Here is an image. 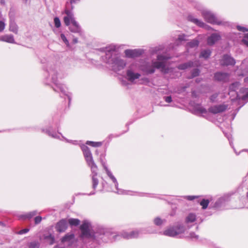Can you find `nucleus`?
Segmentation results:
<instances>
[{"label": "nucleus", "instance_id": "nucleus-1", "mask_svg": "<svg viewBox=\"0 0 248 248\" xmlns=\"http://www.w3.org/2000/svg\"><path fill=\"white\" fill-rule=\"evenodd\" d=\"M115 47L111 46L105 48L106 62L111 64L112 69L115 71H118L124 68L126 62L118 57L113 56L115 51Z\"/></svg>", "mask_w": 248, "mask_h": 248}, {"label": "nucleus", "instance_id": "nucleus-2", "mask_svg": "<svg viewBox=\"0 0 248 248\" xmlns=\"http://www.w3.org/2000/svg\"><path fill=\"white\" fill-rule=\"evenodd\" d=\"M170 59V57L164 55H158L157 57V61H152V64L148 65L145 67V71L148 74H153L155 69H160L161 72L168 73L169 68L166 67V63L168 60Z\"/></svg>", "mask_w": 248, "mask_h": 248}, {"label": "nucleus", "instance_id": "nucleus-3", "mask_svg": "<svg viewBox=\"0 0 248 248\" xmlns=\"http://www.w3.org/2000/svg\"><path fill=\"white\" fill-rule=\"evenodd\" d=\"M202 14L204 20L207 22L213 24H222V21H220L212 12L209 10H203Z\"/></svg>", "mask_w": 248, "mask_h": 248}, {"label": "nucleus", "instance_id": "nucleus-4", "mask_svg": "<svg viewBox=\"0 0 248 248\" xmlns=\"http://www.w3.org/2000/svg\"><path fill=\"white\" fill-rule=\"evenodd\" d=\"M184 232V227L180 224H178L176 226L168 228L164 232L163 234L166 236L174 237Z\"/></svg>", "mask_w": 248, "mask_h": 248}, {"label": "nucleus", "instance_id": "nucleus-5", "mask_svg": "<svg viewBox=\"0 0 248 248\" xmlns=\"http://www.w3.org/2000/svg\"><path fill=\"white\" fill-rule=\"evenodd\" d=\"M90 224L85 221L80 226V229L81 231V237L82 238H91L93 236L90 230Z\"/></svg>", "mask_w": 248, "mask_h": 248}, {"label": "nucleus", "instance_id": "nucleus-6", "mask_svg": "<svg viewBox=\"0 0 248 248\" xmlns=\"http://www.w3.org/2000/svg\"><path fill=\"white\" fill-rule=\"evenodd\" d=\"M228 106L225 104L215 105L209 108V111L213 113L217 114L225 111L227 108Z\"/></svg>", "mask_w": 248, "mask_h": 248}, {"label": "nucleus", "instance_id": "nucleus-7", "mask_svg": "<svg viewBox=\"0 0 248 248\" xmlns=\"http://www.w3.org/2000/svg\"><path fill=\"white\" fill-rule=\"evenodd\" d=\"M222 65H233L235 63V61L233 58L229 55H224L220 62Z\"/></svg>", "mask_w": 248, "mask_h": 248}, {"label": "nucleus", "instance_id": "nucleus-8", "mask_svg": "<svg viewBox=\"0 0 248 248\" xmlns=\"http://www.w3.org/2000/svg\"><path fill=\"white\" fill-rule=\"evenodd\" d=\"M140 77V74L135 73L131 69H128L126 72L127 79L130 82H133L135 79H138Z\"/></svg>", "mask_w": 248, "mask_h": 248}, {"label": "nucleus", "instance_id": "nucleus-9", "mask_svg": "<svg viewBox=\"0 0 248 248\" xmlns=\"http://www.w3.org/2000/svg\"><path fill=\"white\" fill-rule=\"evenodd\" d=\"M126 57L129 58H134L140 56L142 53V51L140 49H127L124 51Z\"/></svg>", "mask_w": 248, "mask_h": 248}, {"label": "nucleus", "instance_id": "nucleus-10", "mask_svg": "<svg viewBox=\"0 0 248 248\" xmlns=\"http://www.w3.org/2000/svg\"><path fill=\"white\" fill-rule=\"evenodd\" d=\"M67 228V222L66 220L65 219L61 220L57 223L56 225V230L60 232H64Z\"/></svg>", "mask_w": 248, "mask_h": 248}, {"label": "nucleus", "instance_id": "nucleus-11", "mask_svg": "<svg viewBox=\"0 0 248 248\" xmlns=\"http://www.w3.org/2000/svg\"><path fill=\"white\" fill-rule=\"evenodd\" d=\"M229 75L226 73L217 72L215 74V78L218 81H225L229 78Z\"/></svg>", "mask_w": 248, "mask_h": 248}, {"label": "nucleus", "instance_id": "nucleus-12", "mask_svg": "<svg viewBox=\"0 0 248 248\" xmlns=\"http://www.w3.org/2000/svg\"><path fill=\"white\" fill-rule=\"evenodd\" d=\"M187 19L193 22V23L197 25L199 27L203 28L208 27V26L206 25L205 23H204L202 21L194 18L193 16L191 15L188 16L187 17Z\"/></svg>", "mask_w": 248, "mask_h": 248}, {"label": "nucleus", "instance_id": "nucleus-13", "mask_svg": "<svg viewBox=\"0 0 248 248\" xmlns=\"http://www.w3.org/2000/svg\"><path fill=\"white\" fill-rule=\"evenodd\" d=\"M72 25L69 27L70 31L74 33L81 34V30L80 26L77 21L71 23Z\"/></svg>", "mask_w": 248, "mask_h": 248}, {"label": "nucleus", "instance_id": "nucleus-14", "mask_svg": "<svg viewBox=\"0 0 248 248\" xmlns=\"http://www.w3.org/2000/svg\"><path fill=\"white\" fill-rule=\"evenodd\" d=\"M0 41L12 44L16 43L14 36L12 34H6L0 36Z\"/></svg>", "mask_w": 248, "mask_h": 248}, {"label": "nucleus", "instance_id": "nucleus-15", "mask_svg": "<svg viewBox=\"0 0 248 248\" xmlns=\"http://www.w3.org/2000/svg\"><path fill=\"white\" fill-rule=\"evenodd\" d=\"M220 36L217 33H213L208 38L207 43L210 45L215 44L217 41L219 40Z\"/></svg>", "mask_w": 248, "mask_h": 248}, {"label": "nucleus", "instance_id": "nucleus-16", "mask_svg": "<svg viewBox=\"0 0 248 248\" xmlns=\"http://www.w3.org/2000/svg\"><path fill=\"white\" fill-rule=\"evenodd\" d=\"M139 235V232L138 231H133L130 233L124 232L122 236L125 239H131L137 238Z\"/></svg>", "mask_w": 248, "mask_h": 248}, {"label": "nucleus", "instance_id": "nucleus-17", "mask_svg": "<svg viewBox=\"0 0 248 248\" xmlns=\"http://www.w3.org/2000/svg\"><path fill=\"white\" fill-rule=\"evenodd\" d=\"M211 51L209 49H204L201 51L200 57L204 59H207L211 55Z\"/></svg>", "mask_w": 248, "mask_h": 248}, {"label": "nucleus", "instance_id": "nucleus-18", "mask_svg": "<svg viewBox=\"0 0 248 248\" xmlns=\"http://www.w3.org/2000/svg\"><path fill=\"white\" fill-rule=\"evenodd\" d=\"M37 214V211H33L31 212H30L28 213H27L26 215H22L20 217V218H23V219H31L32 218L33 216L36 215Z\"/></svg>", "mask_w": 248, "mask_h": 248}, {"label": "nucleus", "instance_id": "nucleus-19", "mask_svg": "<svg viewBox=\"0 0 248 248\" xmlns=\"http://www.w3.org/2000/svg\"><path fill=\"white\" fill-rule=\"evenodd\" d=\"M196 219V215L194 214L190 213L187 216V228L188 227V224L194 222Z\"/></svg>", "mask_w": 248, "mask_h": 248}, {"label": "nucleus", "instance_id": "nucleus-20", "mask_svg": "<svg viewBox=\"0 0 248 248\" xmlns=\"http://www.w3.org/2000/svg\"><path fill=\"white\" fill-rule=\"evenodd\" d=\"M195 110L197 111V113L202 114H205L207 112L206 110L202 106L199 105H198L195 107Z\"/></svg>", "mask_w": 248, "mask_h": 248}, {"label": "nucleus", "instance_id": "nucleus-21", "mask_svg": "<svg viewBox=\"0 0 248 248\" xmlns=\"http://www.w3.org/2000/svg\"><path fill=\"white\" fill-rule=\"evenodd\" d=\"M68 223L71 226H77L79 224L80 220L77 218H70Z\"/></svg>", "mask_w": 248, "mask_h": 248}, {"label": "nucleus", "instance_id": "nucleus-22", "mask_svg": "<svg viewBox=\"0 0 248 248\" xmlns=\"http://www.w3.org/2000/svg\"><path fill=\"white\" fill-rule=\"evenodd\" d=\"M74 237L73 234H67L62 237V242L69 241L73 239Z\"/></svg>", "mask_w": 248, "mask_h": 248}, {"label": "nucleus", "instance_id": "nucleus-23", "mask_svg": "<svg viewBox=\"0 0 248 248\" xmlns=\"http://www.w3.org/2000/svg\"><path fill=\"white\" fill-rule=\"evenodd\" d=\"M82 151L83 152L85 157L92 155V154L89 150V148L87 146H84L82 147Z\"/></svg>", "mask_w": 248, "mask_h": 248}, {"label": "nucleus", "instance_id": "nucleus-24", "mask_svg": "<svg viewBox=\"0 0 248 248\" xmlns=\"http://www.w3.org/2000/svg\"><path fill=\"white\" fill-rule=\"evenodd\" d=\"M199 45V42L197 40L194 39L193 40L190 41L189 42H187V46H189L190 47H194L195 46H197Z\"/></svg>", "mask_w": 248, "mask_h": 248}, {"label": "nucleus", "instance_id": "nucleus-25", "mask_svg": "<svg viewBox=\"0 0 248 248\" xmlns=\"http://www.w3.org/2000/svg\"><path fill=\"white\" fill-rule=\"evenodd\" d=\"M188 71L191 73V76L189 78H193L199 75L200 71L198 69L195 68L193 70L188 69Z\"/></svg>", "mask_w": 248, "mask_h": 248}, {"label": "nucleus", "instance_id": "nucleus-26", "mask_svg": "<svg viewBox=\"0 0 248 248\" xmlns=\"http://www.w3.org/2000/svg\"><path fill=\"white\" fill-rule=\"evenodd\" d=\"M10 30L16 34L17 33L18 29L16 25L13 22L11 23L10 24Z\"/></svg>", "mask_w": 248, "mask_h": 248}, {"label": "nucleus", "instance_id": "nucleus-27", "mask_svg": "<svg viewBox=\"0 0 248 248\" xmlns=\"http://www.w3.org/2000/svg\"><path fill=\"white\" fill-rule=\"evenodd\" d=\"M209 203V201L208 200L202 199L200 202V205L202 206L203 209L207 208Z\"/></svg>", "mask_w": 248, "mask_h": 248}, {"label": "nucleus", "instance_id": "nucleus-28", "mask_svg": "<svg viewBox=\"0 0 248 248\" xmlns=\"http://www.w3.org/2000/svg\"><path fill=\"white\" fill-rule=\"evenodd\" d=\"M86 144L90 145L93 147H99L102 145V143L100 142H93V141H88L86 142Z\"/></svg>", "mask_w": 248, "mask_h": 248}, {"label": "nucleus", "instance_id": "nucleus-29", "mask_svg": "<svg viewBox=\"0 0 248 248\" xmlns=\"http://www.w3.org/2000/svg\"><path fill=\"white\" fill-rule=\"evenodd\" d=\"M239 85H240V83L238 82L232 83L230 86V90L231 91H235L237 89V88L239 86Z\"/></svg>", "mask_w": 248, "mask_h": 248}, {"label": "nucleus", "instance_id": "nucleus-30", "mask_svg": "<svg viewBox=\"0 0 248 248\" xmlns=\"http://www.w3.org/2000/svg\"><path fill=\"white\" fill-rule=\"evenodd\" d=\"M92 170L93 173H94L93 175H97V167L95 164L94 163L93 164L89 166Z\"/></svg>", "mask_w": 248, "mask_h": 248}, {"label": "nucleus", "instance_id": "nucleus-31", "mask_svg": "<svg viewBox=\"0 0 248 248\" xmlns=\"http://www.w3.org/2000/svg\"><path fill=\"white\" fill-rule=\"evenodd\" d=\"M162 48L161 46H156L153 47L151 49L150 51L152 54H154L157 53L158 51L161 50Z\"/></svg>", "mask_w": 248, "mask_h": 248}, {"label": "nucleus", "instance_id": "nucleus-32", "mask_svg": "<svg viewBox=\"0 0 248 248\" xmlns=\"http://www.w3.org/2000/svg\"><path fill=\"white\" fill-rule=\"evenodd\" d=\"M97 175H93V177H92V180H93V187L94 189H95L96 187V186H97L98 184V180L97 179V178L96 177Z\"/></svg>", "mask_w": 248, "mask_h": 248}, {"label": "nucleus", "instance_id": "nucleus-33", "mask_svg": "<svg viewBox=\"0 0 248 248\" xmlns=\"http://www.w3.org/2000/svg\"><path fill=\"white\" fill-rule=\"evenodd\" d=\"M85 159L89 166L93 164L94 163L92 155L85 157Z\"/></svg>", "mask_w": 248, "mask_h": 248}, {"label": "nucleus", "instance_id": "nucleus-34", "mask_svg": "<svg viewBox=\"0 0 248 248\" xmlns=\"http://www.w3.org/2000/svg\"><path fill=\"white\" fill-rule=\"evenodd\" d=\"M54 21L55 27L57 28L60 27L61 23L60 19L58 17H56L54 18Z\"/></svg>", "mask_w": 248, "mask_h": 248}, {"label": "nucleus", "instance_id": "nucleus-35", "mask_svg": "<svg viewBox=\"0 0 248 248\" xmlns=\"http://www.w3.org/2000/svg\"><path fill=\"white\" fill-rule=\"evenodd\" d=\"M163 222V221L159 217H156L154 219V223L156 225H160L162 224Z\"/></svg>", "mask_w": 248, "mask_h": 248}, {"label": "nucleus", "instance_id": "nucleus-36", "mask_svg": "<svg viewBox=\"0 0 248 248\" xmlns=\"http://www.w3.org/2000/svg\"><path fill=\"white\" fill-rule=\"evenodd\" d=\"M29 248H39V244L35 242L30 243Z\"/></svg>", "mask_w": 248, "mask_h": 248}, {"label": "nucleus", "instance_id": "nucleus-37", "mask_svg": "<svg viewBox=\"0 0 248 248\" xmlns=\"http://www.w3.org/2000/svg\"><path fill=\"white\" fill-rule=\"evenodd\" d=\"M237 29L238 31L243 32L248 31V29L247 28L241 26H237Z\"/></svg>", "mask_w": 248, "mask_h": 248}, {"label": "nucleus", "instance_id": "nucleus-38", "mask_svg": "<svg viewBox=\"0 0 248 248\" xmlns=\"http://www.w3.org/2000/svg\"><path fill=\"white\" fill-rule=\"evenodd\" d=\"M63 20H64V22L65 24L67 26H69L70 25V24L71 22V19L66 16H64Z\"/></svg>", "mask_w": 248, "mask_h": 248}, {"label": "nucleus", "instance_id": "nucleus-39", "mask_svg": "<svg viewBox=\"0 0 248 248\" xmlns=\"http://www.w3.org/2000/svg\"><path fill=\"white\" fill-rule=\"evenodd\" d=\"M61 37L63 41L65 43V44L68 46H69V42L68 40L66 39V37L63 34H61Z\"/></svg>", "mask_w": 248, "mask_h": 248}, {"label": "nucleus", "instance_id": "nucleus-40", "mask_svg": "<svg viewBox=\"0 0 248 248\" xmlns=\"http://www.w3.org/2000/svg\"><path fill=\"white\" fill-rule=\"evenodd\" d=\"M42 220V217L40 216H37L34 218V222L35 224H38L41 222Z\"/></svg>", "mask_w": 248, "mask_h": 248}, {"label": "nucleus", "instance_id": "nucleus-41", "mask_svg": "<svg viewBox=\"0 0 248 248\" xmlns=\"http://www.w3.org/2000/svg\"><path fill=\"white\" fill-rule=\"evenodd\" d=\"M110 178L112 180V181L113 182V183H115V187L116 188H117V186H118V183L117 182L116 179L115 178V177L113 175L110 177Z\"/></svg>", "mask_w": 248, "mask_h": 248}, {"label": "nucleus", "instance_id": "nucleus-42", "mask_svg": "<svg viewBox=\"0 0 248 248\" xmlns=\"http://www.w3.org/2000/svg\"><path fill=\"white\" fill-rule=\"evenodd\" d=\"M66 16L71 19V23L76 21L75 19L74 15L73 13H71V14L67 15Z\"/></svg>", "mask_w": 248, "mask_h": 248}, {"label": "nucleus", "instance_id": "nucleus-43", "mask_svg": "<svg viewBox=\"0 0 248 248\" xmlns=\"http://www.w3.org/2000/svg\"><path fill=\"white\" fill-rule=\"evenodd\" d=\"M29 231V229H24L21 230L20 231H19L17 232V233L18 234H22L26 233L28 232Z\"/></svg>", "mask_w": 248, "mask_h": 248}, {"label": "nucleus", "instance_id": "nucleus-44", "mask_svg": "<svg viewBox=\"0 0 248 248\" xmlns=\"http://www.w3.org/2000/svg\"><path fill=\"white\" fill-rule=\"evenodd\" d=\"M164 98L165 101L167 103H170L172 101L171 97L170 96H165Z\"/></svg>", "mask_w": 248, "mask_h": 248}, {"label": "nucleus", "instance_id": "nucleus-45", "mask_svg": "<svg viewBox=\"0 0 248 248\" xmlns=\"http://www.w3.org/2000/svg\"><path fill=\"white\" fill-rule=\"evenodd\" d=\"M217 96V94L216 93V94H213L211 97H210V100L212 102H214L216 101V98Z\"/></svg>", "mask_w": 248, "mask_h": 248}, {"label": "nucleus", "instance_id": "nucleus-46", "mask_svg": "<svg viewBox=\"0 0 248 248\" xmlns=\"http://www.w3.org/2000/svg\"><path fill=\"white\" fill-rule=\"evenodd\" d=\"M5 28V24L2 21H0V32L2 31Z\"/></svg>", "mask_w": 248, "mask_h": 248}, {"label": "nucleus", "instance_id": "nucleus-47", "mask_svg": "<svg viewBox=\"0 0 248 248\" xmlns=\"http://www.w3.org/2000/svg\"><path fill=\"white\" fill-rule=\"evenodd\" d=\"M189 235V237L192 239H197L198 238V236L196 235L194 233H190Z\"/></svg>", "mask_w": 248, "mask_h": 248}, {"label": "nucleus", "instance_id": "nucleus-48", "mask_svg": "<svg viewBox=\"0 0 248 248\" xmlns=\"http://www.w3.org/2000/svg\"><path fill=\"white\" fill-rule=\"evenodd\" d=\"M105 169L106 170V172H107L108 175L109 177L113 175L112 174V173H111V172L110 171H109V170L108 169V168L107 167H105Z\"/></svg>", "mask_w": 248, "mask_h": 248}, {"label": "nucleus", "instance_id": "nucleus-49", "mask_svg": "<svg viewBox=\"0 0 248 248\" xmlns=\"http://www.w3.org/2000/svg\"><path fill=\"white\" fill-rule=\"evenodd\" d=\"M242 42L248 47V40L247 38L244 37L242 40Z\"/></svg>", "mask_w": 248, "mask_h": 248}, {"label": "nucleus", "instance_id": "nucleus-50", "mask_svg": "<svg viewBox=\"0 0 248 248\" xmlns=\"http://www.w3.org/2000/svg\"><path fill=\"white\" fill-rule=\"evenodd\" d=\"M80 0H70V2L71 4H75L79 2Z\"/></svg>", "mask_w": 248, "mask_h": 248}, {"label": "nucleus", "instance_id": "nucleus-51", "mask_svg": "<svg viewBox=\"0 0 248 248\" xmlns=\"http://www.w3.org/2000/svg\"><path fill=\"white\" fill-rule=\"evenodd\" d=\"M195 198H196L195 196H187V200L192 201V200H194Z\"/></svg>", "mask_w": 248, "mask_h": 248}, {"label": "nucleus", "instance_id": "nucleus-52", "mask_svg": "<svg viewBox=\"0 0 248 248\" xmlns=\"http://www.w3.org/2000/svg\"><path fill=\"white\" fill-rule=\"evenodd\" d=\"M65 13L67 16L71 14V13H73L72 12H71L70 10H66L65 11Z\"/></svg>", "mask_w": 248, "mask_h": 248}, {"label": "nucleus", "instance_id": "nucleus-53", "mask_svg": "<svg viewBox=\"0 0 248 248\" xmlns=\"http://www.w3.org/2000/svg\"><path fill=\"white\" fill-rule=\"evenodd\" d=\"M186 65H187V69L188 67H190V66H192L193 63H192V62H187Z\"/></svg>", "mask_w": 248, "mask_h": 248}, {"label": "nucleus", "instance_id": "nucleus-54", "mask_svg": "<svg viewBox=\"0 0 248 248\" xmlns=\"http://www.w3.org/2000/svg\"><path fill=\"white\" fill-rule=\"evenodd\" d=\"M49 237L51 239V241L50 242V244H52L54 242V238L51 235L49 236Z\"/></svg>", "mask_w": 248, "mask_h": 248}, {"label": "nucleus", "instance_id": "nucleus-55", "mask_svg": "<svg viewBox=\"0 0 248 248\" xmlns=\"http://www.w3.org/2000/svg\"><path fill=\"white\" fill-rule=\"evenodd\" d=\"M247 98H248V93L242 97L243 100H246Z\"/></svg>", "mask_w": 248, "mask_h": 248}, {"label": "nucleus", "instance_id": "nucleus-56", "mask_svg": "<svg viewBox=\"0 0 248 248\" xmlns=\"http://www.w3.org/2000/svg\"><path fill=\"white\" fill-rule=\"evenodd\" d=\"M74 43L76 44V43H77L78 42V38H74L73 40Z\"/></svg>", "mask_w": 248, "mask_h": 248}, {"label": "nucleus", "instance_id": "nucleus-57", "mask_svg": "<svg viewBox=\"0 0 248 248\" xmlns=\"http://www.w3.org/2000/svg\"><path fill=\"white\" fill-rule=\"evenodd\" d=\"M245 38H247L248 40V33L245 34Z\"/></svg>", "mask_w": 248, "mask_h": 248}, {"label": "nucleus", "instance_id": "nucleus-58", "mask_svg": "<svg viewBox=\"0 0 248 248\" xmlns=\"http://www.w3.org/2000/svg\"><path fill=\"white\" fill-rule=\"evenodd\" d=\"M245 82H248V77L245 78Z\"/></svg>", "mask_w": 248, "mask_h": 248}, {"label": "nucleus", "instance_id": "nucleus-59", "mask_svg": "<svg viewBox=\"0 0 248 248\" xmlns=\"http://www.w3.org/2000/svg\"><path fill=\"white\" fill-rule=\"evenodd\" d=\"M60 89L62 92H64V91L62 88H60Z\"/></svg>", "mask_w": 248, "mask_h": 248}, {"label": "nucleus", "instance_id": "nucleus-60", "mask_svg": "<svg viewBox=\"0 0 248 248\" xmlns=\"http://www.w3.org/2000/svg\"><path fill=\"white\" fill-rule=\"evenodd\" d=\"M234 152H235V154H236L237 155H239V154H238V153H237L235 151V150L234 149Z\"/></svg>", "mask_w": 248, "mask_h": 248}, {"label": "nucleus", "instance_id": "nucleus-61", "mask_svg": "<svg viewBox=\"0 0 248 248\" xmlns=\"http://www.w3.org/2000/svg\"><path fill=\"white\" fill-rule=\"evenodd\" d=\"M114 237H115V238H116V237H120V236H119V235H115V236H114Z\"/></svg>", "mask_w": 248, "mask_h": 248}, {"label": "nucleus", "instance_id": "nucleus-62", "mask_svg": "<svg viewBox=\"0 0 248 248\" xmlns=\"http://www.w3.org/2000/svg\"><path fill=\"white\" fill-rule=\"evenodd\" d=\"M179 39L180 40H183V39H182V38H180V37H179Z\"/></svg>", "mask_w": 248, "mask_h": 248}, {"label": "nucleus", "instance_id": "nucleus-63", "mask_svg": "<svg viewBox=\"0 0 248 248\" xmlns=\"http://www.w3.org/2000/svg\"><path fill=\"white\" fill-rule=\"evenodd\" d=\"M243 151H248V150H245L242 151V152H243Z\"/></svg>", "mask_w": 248, "mask_h": 248}, {"label": "nucleus", "instance_id": "nucleus-64", "mask_svg": "<svg viewBox=\"0 0 248 248\" xmlns=\"http://www.w3.org/2000/svg\"><path fill=\"white\" fill-rule=\"evenodd\" d=\"M51 136L53 137H55L53 135H52Z\"/></svg>", "mask_w": 248, "mask_h": 248}]
</instances>
